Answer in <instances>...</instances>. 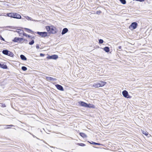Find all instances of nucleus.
I'll use <instances>...</instances> for the list:
<instances>
[{"instance_id":"nucleus-1","label":"nucleus","mask_w":152,"mask_h":152,"mask_svg":"<svg viewBox=\"0 0 152 152\" xmlns=\"http://www.w3.org/2000/svg\"><path fill=\"white\" fill-rule=\"evenodd\" d=\"M122 94L123 96L126 98L130 99L132 97V96L129 94L128 91L126 90L123 91Z\"/></svg>"},{"instance_id":"nucleus-2","label":"nucleus","mask_w":152,"mask_h":152,"mask_svg":"<svg viewBox=\"0 0 152 152\" xmlns=\"http://www.w3.org/2000/svg\"><path fill=\"white\" fill-rule=\"evenodd\" d=\"M138 24L136 22H134L132 23L129 26L130 29H131L132 28L133 29H136L137 26Z\"/></svg>"},{"instance_id":"nucleus-3","label":"nucleus","mask_w":152,"mask_h":152,"mask_svg":"<svg viewBox=\"0 0 152 152\" xmlns=\"http://www.w3.org/2000/svg\"><path fill=\"white\" fill-rule=\"evenodd\" d=\"M37 34L40 35L42 37H45L47 36V33L46 32H40L37 31Z\"/></svg>"},{"instance_id":"nucleus-4","label":"nucleus","mask_w":152,"mask_h":152,"mask_svg":"<svg viewBox=\"0 0 152 152\" xmlns=\"http://www.w3.org/2000/svg\"><path fill=\"white\" fill-rule=\"evenodd\" d=\"M58 56L56 55H53L51 56H48L47 58L49 59H56L58 58Z\"/></svg>"},{"instance_id":"nucleus-5","label":"nucleus","mask_w":152,"mask_h":152,"mask_svg":"<svg viewBox=\"0 0 152 152\" xmlns=\"http://www.w3.org/2000/svg\"><path fill=\"white\" fill-rule=\"evenodd\" d=\"M46 79L48 81H56L57 80V79L56 78L49 77H46Z\"/></svg>"},{"instance_id":"nucleus-6","label":"nucleus","mask_w":152,"mask_h":152,"mask_svg":"<svg viewBox=\"0 0 152 152\" xmlns=\"http://www.w3.org/2000/svg\"><path fill=\"white\" fill-rule=\"evenodd\" d=\"M13 18L19 19H21V17L20 14L14 13V15L13 17Z\"/></svg>"},{"instance_id":"nucleus-7","label":"nucleus","mask_w":152,"mask_h":152,"mask_svg":"<svg viewBox=\"0 0 152 152\" xmlns=\"http://www.w3.org/2000/svg\"><path fill=\"white\" fill-rule=\"evenodd\" d=\"M56 86L57 89L61 91L64 90L63 87L60 85L57 84L56 85Z\"/></svg>"},{"instance_id":"nucleus-8","label":"nucleus","mask_w":152,"mask_h":152,"mask_svg":"<svg viewBox=\"0 0 152 152\" xmlns=\"http://www.w3.org/2000/svg\"><path fill=\"white\" fill-rule=\"evenodd\" d=\"M79 103L80 105L82 106L86 107H88V104L83 102L80 101L79 102Z\"/></svg>"},{"instance_id":"nucleus-9","label":"nucleus","mask_w":152,"mask_h":152,"mask_svg":"<svg viewBox=\"0 0 152 152\" xmlns=\"http://www.w3.org/2000/svg\"><path fill=\"white\" fill-rule=\"evenodd\" d=\"M50 29H51L50 31V32H49V33H50L55 34L56 33V31H55V27H51Z\"/></svg>"},{"instance_id":"nucleus-10","label":"nucleus","mask_w":152,"mask_h":152,"mask_svg":"<svg viewBox=\"0 0 152 152\" xmlns=\"http://www.w3.org/2000/svg\"><path fill=\"white\" fill-rule=\"evenodd\" d=\"M68 29L67 28H63L61 32V34L62 35L65 34L68 32Z\"/></svg>"},{"instance_id":"nucleus-11","label":"nucleus","mask_w":152,"mask_h":152,"mask_svg":"<svg viewBox=\"0 0 152 152\" xmlns=\"http://www.w3.org/2000/svg\"><path fill=\"white\" fill-rule=\"evenodd\" d=\"M99 85L100 87H102L106 84V83L105 82L101 81L99 82Z\"/></svg>"},{"instance_id":"nucleus-12","label":"nucleus","mask_w":152,"mask_h":152,"mask_svg":"<svg viewBox=\"0 0 152 152\" xmlns=\"http://www.w3.org/2000/svg\"><path fill=\"white\" fill-rule=\"evenodd\" d=\"M19 37H15L12 40V41L14 42H18L20 43Z\"/></svg>"},{"instance_id":"nucleus-13","label":"nucleus","mask_w":152,"mask_h":152,"mask_svg":"<svg viewBox=\"0 0 152 152\" xmlns=\"http://www.w3.org/2000/svg\"><path fill=\"white\" fill-rule=\"evenodd\" d=\"M0 67L4 69H7V66L5 64H2L0 63Z\"/></svg>"},{"instance_id":"nucleus-14","label":"nucleus","mask_w":152,"mask_h":152,"mask_svg":"<svg viewBox=\"0 0 152 152\" xmlns=\"http://www.w3.org/2000/svg\"><path fill=\"white\" fill-rule=\"evenodd\" d=\"M15 31L18 33L20 34H23V31L20 29H18Z\"/></svg>"},{"instance_id":"nucleus-15","label":"nucleus","mask_w":152,"mask_h":152,"mask_svg":"<svg viewBox=\"0 0 152 152\" xmlns=\"http://www.w3.org/2000/svg\"><path fill=\"white\" fill-rule=\"evenodd\" d=\"M20 57L21 59L23 60L26 61L27 60L26 57L23 55H20Z\"/></svg>"},{"instance_id":"nucleus-16","label":"nucleus","mask_w":152,"mask_h":152,"mask_svg":"<svg viewBox=\"0 0 152 152\" xmlns=\"http://www.w3.org/2000/svg\"><path fill=\"white\" fill-rule=\"evenodd\" d=\"M14 15V13H11L7 14V15L9 17L13 18Z\"/></svg>"},{"instance_id":"nucleus-17","label":"nucleus","mask_w":152,"mask_h":152,"mask_svg":"<svg viewBox=\"0 0 152 152\" xmlns=\"http://www.w3.org/2000/svg\"><path fill=\"white\" fill-rule=\"evenodd\" d=\"M9 50H4L2 51V53L5 55H8V53L9 52Z\"/></svg>"},{"instance_id":"nucleus-18","label":"nucleus","mask_w":152,"mask_h":152,"mask_svg":"<svg viewBox=\"0 0 152 152\" xmlns=\"http://www.w3.org/2000/svg\"><path fill=\"white\" fill-rule=\"evenodd\" d=\"M93 86L96 88L100 87L99 83H94Z\"/></svg>"},{"instance_id":"nucleus-19","label":"nucleus","mask_w":152,"mask_h":152,"mask_svg":"<svg viewBox=\"0 0 152 152\" xmlns=\"http://www.w3.org/2000/svg\"><path fill=\"white\" fill-rule=\"evenodd\" d=\"M80 135L83 138H86L87 137V135L84 133L81 132L80 133Z\"/></svg>"},{"instance_id":"nucleus-20","label":"nucleus","mask_w":152,"mask_h":152,"mask_svg":"<svg viewBox=\"0 0 152 152\" xmlns=\"http://www.w3.org/2000/svg\"><path fill=\"white\" fill-rule=\"evenodd\" d=\"M7 55L11 57H13L14 55L12 52L9 51Z\"/></svg>"},{"instance_id":"nucleus-21","label":"nucleus","mask_w":152,"mask_h":152,"mask_svg":"<svg viewBox=\"0 0 152 152\" xmlns=\"http://www.w3.org/2000/svg\"><path fill=\"white\" fill-rule=\"evenodd\" d=\"M103 49L106 52H108L110 51L109 48L107 47H104Z\"/></svg>"},{"instance_id":"nucleus-22","label":"nucleus","mask_w":152,"mask_h":152,"mask_svg":"<svg viewBox=\"0 0 152 152\" xmlns=\"http://www.w3.org/2000/svg\"><path fill=\"white\" fill-rule=\"evenodd\" d=\"M51 27L49 26H46V29L48 31L50 32Z\"/></svg>"},{"instance_id":"nucleus-23","label":"nucleus","mask_w":152,"mask_h":152,"mask_svg":"<svg viewBox=\"0 0 152 152\" xmlns=\"http://www.w3.org/2000/svg\"><path fill=\"white\" fill-rule=\"evenodd\" d=\"M120 2L123 4H125L126 3V0H119Z\"/></svg>"},{"instance_id":"nucleus-24","label":"nucleus","mask_w":152,"mask_h":152,"mask_svg":"<svg viewBox=\"0 0 152 152\" xmlns=\"http://www.w3.org/2000/svg\"><path fill=\"white\" fill-rule=\"evenodd\" d=\"M88 107H86L89 108H92L93 107V106H94L93 105L90 104H88Z\"/></svg>"},{"instance_id":"nucleus-25","label":"nucleus","mask_w":152,"mask_h":152,"mask_svg":"<svg viewBox=\"0 0 152 152\" xmlns=\"http://www.w3.org/2000/svg\"><path fill=\"white\" fill-rule=\"evenodd\" d=\"M26 19L28 20H32L33 21H35L36 20H32V18L29 17L27 16L26 17Z\"/></svg>"},{"instance_id":"nucleus-26","label":"nucleus","mask_w":152,"mask_h":152,"mask_svg":"<svg viewBox=\"0 0 152 152\" xmlns=\"http://www.w3.org/2000/svg\"><path fill=\"white\" fill-rule=\"evenodd\" d=\"M6 28H8L11 29H15V27L11 26H7L6 27Z\"/></svg>"},{"instance_id":"nucleus-27","label":"nucleus","mask_w":152,"mask_h":152,"mask_svg":"<svg viewBox=\"0 0 152 152\" xmlns=\"http://www.w3.org/2000/svg\"><path fill=\"white\" fill-rule=\"evenodd\" d=\"M23 35L25 36L26 37H28L29 38H30L31 37V36H30L29 35H28L27 34H26V33H25L24 32H23Z\"/></svg>"},{"instance_id":"nucleus-28","label":"nucleus","mask_w":152,"mask_h":152,"mask_svg":"<svg viewBox=\"0 0 152 152\" xmlns=\"http://www.w3.org/2000/svg\"><path fill=\"white\" fill-rule=\"evenodd\" d=\"M22 69L24 71H26L27 69V68L25 66H23L21 67Z\"/></svg>"},{"instance_id":"nucleus-29","label":"nucleus","mask_w":152,"mask_h":152,"mask_svg":"<svg viewBox=\"0 0 152 152\" xmlns=\"http://www.w3.org/2000/svg\"><path fill=\"white\" fill-rule=\"evenodd\" d=\"M142 133L143 134H145L146 136H147L148 135V133L147 132H145V131H142Z\"/></svg>"},{"instance_id":"nucleus-30","label":"nucleus","mask_w":152,"mask_h":152,"mask_svg":"<svg viewBox=\"0 0 152 152\" xmlns=\"http://www.w3.org/2000/svg\"><path fill=\"white\" fill-rule=\"evenodd\" d=\"M7 126H9V127H8L6 129H10L11 128V127L15 126L13 125H6Z\"/></svg>"},{"instance_id":"nucleus-31","label":"nucleus","mask_w":152,"mask_h":152,"mask_svg":"<svg viewBox=\"0 0 152 152\" xmlns=\"http://www.w3.org/2000/svg\"><path fill=\"white\" fill-rule=\"evenodd\" d=\"M34 43V40H32L31 42H29V44L30 45H33Z\"/></svg>"},{"instance_id":"nucleus-32","label":"nucleus","mask_w":152,"mask_h":152,"mask_svg":"<svg viewBox=\"0 0 152 152\" xmlns=\"http://www.w3.org/2000/svg\"><path fill=\"white\" fill-rule=\"evenodd\" d=\"M26 30V31L28 32H32V31L29 29H28V28H25Z\"/></svg>"},{"instance_id":"nucleus-33","label":"nucleus","mask_w":152,"mask_h":152,"mask_svg":"<svg viewBox=\"0 0 152 152\" xmlns=\"http://www.w3.org/2000/svg\"><path fill=\"white\" fill-rule=\"evenodd\" d=\"M92 144H95V145H101V144L99 143H96L93 142H92V143H91Z\"/></svg>"},{"instance_id":"nucleus-34","label":"nucleus","mask_w":152,"mask_h":152,"mask_svg":"<svg viewBox=\"0 0 152 152\" xmlns=\"http://www.w3.org/2000/svg\"><path fill=\"white\" fill-rule=\"evenodd\" d=\"M81 146H84L85 145L82 143H78L77 144Z\"/></svg>"},{"instance_id":"nucleus-35","label":"nucleus","mask_w":152,"mask_h":152,"mask_svg":"<svg viewBox=\"0 0 152 152\" xmlns=\"http://www.w3.org/2000/svg\"><path fill=\"white\" fill-rule=\"evenodd\" d=\"M103 42V40L102 39H99V44H102Z\"/></svg>"},{"instance_id":"nucleus-36","label":"nucleus","mask_w":152,"mask_h":152,"mask_svg":"<svg viewBox=\"0 0 152 152\" xmlns=\"http://www.w3.org/2000/svg\"><path fill=\"white\" fill-rule=\"evenodd\" d=\"M101 13V12L100 11H97L96 13L97 14H99Z\"/></svg>"},{"instance_id":"nucleus-37","label":"nucleus","mask_w":152,"mask_h":152,"mask_svg":"<svg viewBox=\"0 0 152 152\" xmlns=\"http://www.w3.org/2000/svg\"><path fill=\"white\" fill-rule=\"evenodd\" d=\"M19 40H20V42L23 40H24V39L22 38H19Z\"/></svg>"},{"instance_id":"nucleus-38","label":"nucleus","mask_w":152,"mask_h":152,"mask_svg":"<svg viewBox=\"0 0 152 152\" xmlns=\"http://www.w3.org/2000/svg\"><path fill=\"white\" fill-rule=\"evenodd\" d=\"M135 1L142 2L144 1L145 0H135Z\"/></svg>"},{"instance_id":"nucleus-39","label":"nucleus","mask_w":152,"mask_h":152,"mask_svg":"<svg viewBox=\"0 0 152 152\" xmlns=\"http://www.w3.org/2000/svg\"><path fill=\"white\" fill-rule=\"evenodd\" d=\"M31 38V39L32 40H34V39H35V37L34 36H32V37H30Z\"/></svg>"},{"instance_id":"nucleus-40","label":"nucleus","mask_w":152,"mask_h":152,"mask_svg":"<svg viewBox=\"0 0 152 152\" xmlns=\"http://www.w3.org/2000/svg\"><path fill=\"white\" fill-rule=\"evenodd\" d=\"M40 56H45V54L43 53H41L40 54Z\"/></svg>"},{"instance_id":"nucleus-41","label":"nucleus","mask_w":152,"mask_h":152,"mask_svg":"<svg viewBox=\"0 0 152 152\" xmlns=\"http://www.w3.org/2000/svg\"><path fill=\"white\" fill-rule=\"evenodd\" d=\"M36 47L37 49H39V46L38 44L37 45Z\"/></svg>"},{"instance_id":"nucleus-42","label":"nucleus","mask_w":152,"mask_h":152,"mask_svg":"<svg viewBox=\"0 0 152 152\" xmlns=\"http://www.w3.org/2000/svg\"><path fill=\"white\" fill-rule=\"evenodd\" d=\"M0 39L1 40H2L3 41H5V40H4V39L1 36V38H0Z\"/></svg>"},{"instance_id":"nucleus-43","label":"nucleus","mask_w":152,"mask_h":152,"mask_svg":"<svg viewBox=\"0 0 152 152\" xmlns=\"http://www.w3.org/2000/svg\"><path fill=\"white\" fill-rule=\"evenodd\" d=\"M2 106L3 107H6V105H5V104H3L2 105Z\"/></svg>"},{"instance_id":"nucleus-44","label":"nucleus","mask_w":152,"mask_h":152,"mask_svg":"<svg viewBox=\"0 0 152 152\" xmlns=\"http://www.w3.org/2000/svg\"><path fill=\"white\" fill-rule=\"evenodd\" d=\"M118 49H121V46H119L118 48Z\"/></svg>"},{"instance_id":"nucleus-45","label":"nucleus","mask_w":152,"mask_h":152,"mask_svg":"<svg viewBox=\"0 0 152 152\" xmlns=\"http://www.w3.org/2000/svg\"><path fill=\"white\" fill-rule=\"evenodd\" d=\"M24 41H27V40L26 39H24Z\"/></svg>"},{"instance_id":"nucleus-46","label":"nucleus","mask_w":152,"mask_h":152,"mask_svg":"<svg viewBox=\"0 0 152 152\" xmlns=\"http://www.w3.org/2000/svg\"><path fill=\"white\" fill-rule=\"evenodd\" d=\"M51 147H52V148H53V147H51V146H50Z\"/></svg>"},{"instance_id":"nucleus-47","label":"nucleus","mask_w":152,"mask_h":152,"mask_svg":"<svg viewBox=\"0 0 152 152\" xmlns=\"http://www.w3.org/2000/svg\"><path fill=\"white\" fill-rule=\"evenodd\" d=\"M33 136L34 137H35V136H34V135H33Z\"/></svg>"}]
</instances>
